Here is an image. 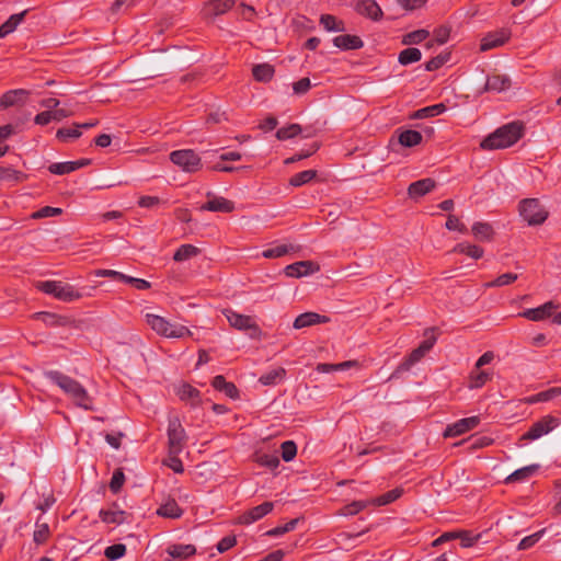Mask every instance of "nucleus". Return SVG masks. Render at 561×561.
I'll use <instances>...</instances> for the list:
<instances>
[{"label":"nucleus","instance_id":"48","mask_svg":"<svg viewBox=\"0 0 561 561\" xmlns=\"http://www.w3.org/2000/svg\"><path fill=\"white\" fill-rule=\"evenodd\" d=\"M373 504L371 503V500H368V501H354L347 505H345L341 512V514L343 516H350V515H355L357 514L358 512L363 511L364 508H366L368 505Z\"/></svg>","mask_w":561,"mask_h":561},{"label":"nucleus","instance_id":"50","mask_svg":"<svg viewBox=\"0 0 561 561\" xmlns=\"http://www.w3.org/2000/svg\"><path fill=\"white\" fill-rule=\"evenodd\" d=\"M517 274L515 273H505L496 277L494 280L485 284L486 287H501L505 285H510L517 279Z\"/></svg>","mask_w":561,"mask_h":561},{"label":"nucleus","instance_id":"27","mask_svg":"<svg viewBox=\"0 0 561 561\" xmlns=\"http://www.w3.org/2000/svg\"><path fill=\"white\" fill-rule=\"evenodd\" d=\"M422 139V134L413 129L402 130L398 136L399 144L407 148H412L420 145Z\"/></svg>","mask_w":561,"mask_h":561},{"label":"nucleus","instance_id":"59","mask_svg":"<svg viewBox=\"0 0 561 561\" xmlns=\"http://www.w3.org/2000/svg\"><path fill=\"white\" fill-rule=\"evenodd\" d=\"M296 525H297V519H293V520L288 522L287 524H285L284 526H278V527L267 530L266 535L271 536V537L282 536L288 531L294 530Z\"/></svg>","mask_w":561,"mask_h":561},{"label":"nucleus","instance_id":"41","mask_svg":"<svg viewBox=\"0 0 561 561\" xmlns=\"http://www.w3.org/2000/svg\"><path fill=\"white\" fill-rule=\"evenodd\" d=\"M428 36L430 32L427 30L421 28L405 34L402 38V43L404 45L420 44Z\"/></svg>","mask_w":561,"mask_h":561},{"label":"nucleus","instance_id":"3","mask_svg":"<svg viewBox=\"0 0 561 561\" xmlns=\"http://www.w3.org/2000/svg\"><path fill=\"white\" fill-rule=\"evenodd\" d=\"M179 320L180 318H147V323L157 334L164 337L181 339L193 335L188 327Z\"/></svg>","mask_w":561,"mask_h":561},{"label":"nucleus","instance_id":"32","mask_svg":"<svg viewBox=\"0 0 561 561\" xmlns=\"http://www.w3.org/2000/svg\"><path fill=\"white\" fill-rule=\"evenodd\" d=\"M453 252L466 254L474 260H479L483 256L484 250L479 245L461 242L454 247Z\"/></svg>","mask_w":561,"mask_h":561},{"label":"nucleus","instance_id":"63","mask_svg":"<svg viewBox=\"0 0 561 561\" xmlns=\"http://www.w3.org/2000/svg\"><path fill=\"white\" fill-rule=\"evenodd\" d=\"M426 337L419 346L423 352L427 353L436 342V333L434 329L426 331Z\"/></svg>","mask_w":561,"mask_h":561},{"label":"nucleus","instance_id":"10","mask_svg":"<svg viewBox=\"0 0 561 561\" xmlns=\"http://www.w3.org/2000/svg\"><path fill=\"white\" fill-rule=\"evenodd\" d=\"M480 423L479 416H469L448 425L444 431L445 437H456L462 435L473 428H476Z\"/></svg>","mask_w":561,"mask_h":561},{"label":"nucleus","instance_id":"57","mask_svg":"<svg viewBox=\"0 0 561 561\" xmlns=\"http://www.w3.org/2000/svg\"><path fill=\"white\" fill-rule=\"evenodd\" d=\"M450 31H451L450 27L446 26V25L436 27L433 31V35H434V39H435L436 44L444 45L449 38Z\"/></svg>","mask_w":561,"mask_h":561},{"label":"nucleus","instance_id":"64","mask_svg":"<svg viewBox=\"0 0 561 561\" xmlns=\"http://www.w3.org/2000/svg\"><path fill=\"white\" fill-rule=\"evenodd\" d=\"M559 396H561V387H553L539 392V400L540 402H548Z\"/></svg>","mask_w":561,"mask_h":561},{"label":"nucleus","instance_id":"6","mask_svg":"<svg viewBox=\"0 0 561 561\" xmlns=\"http://www.w3.org/2000/svg\"><path fill=\"white\" fill-rule=\"evenodd\" d=\"M561 421L559 417L553 415H545L537 422H535L530 428L522 436L523 439L526 440H537L548 434H550L553 430L559 427Z\"/></svg>","mask_w":561,"mask_h":561},{"label":"nucleus","instance_id":"44","mask_svg":"<svg viewBox=\"0 0 561 561\" xmlns=\"http://www.w3.org/2000/svg\"><path fill=\"white\" fill-rule=\"evenodd\" d=\"M49 534H50L49 526L46 523L37 522L35 524V530L33 533V540L37 545H42L48 539Z\"/></svg>","mask_w":561,"mask_h":561},{"label":"nucleus","instance_id":"47","mask_svg":"<svg viewBox=\"0 0 561 561\" xmlns=\"http://www.w3.org/2000/svg\"><path fill=\"white\" fill-rule=\"evenodd\" d=\"M48 171L53 174L64 175L76 171L73 161L56 162L48 167Z\"/></svg>","mask_w":561,"mask_h":561},{"label":"nucleus","instance_id":"33","mask_svg":"<svg viewBox=\"0 0 561 561\" xmlns=\"http://www.w3.org/2000/svg\"><path fill=\"white\" fill-rule=\"evenodd\" d=\"M299 249H300V247H298V245L296 247L293 244H279V245H276L275 248L264 250L262 255L265 259H275V257L284 256L290 252H297V251H299Z\"/></svg>","mask_w":561,"mask_h":561},{"label":"nucleus","instance_id":"1","mask_svg":"<svg viewBox=\"0 0 561 561\" xmlns=\"http://www.w3.org/2000/svg\"><path fill=\"white\" fill-rule=\"evenodd\" d=\"M44 377L62 390V392L79 408L84 410L93 409L92 398L88 394L84 387L77 380L57 370L45 371Z\"/></svg>","mask_w":561,"mask_h":561},{"label":"nucleus","instance_id":"17","mask_svg":"<svg viewBox=\"0 0 561 561\" xmlns=\"http://www.w3.org/2000/svg\"><path fill=\"white\" fill-rule=\"evenodd\" d=\"M436 186L435 180L431 178L422 179L411 183L408 187V195L411 198H420L432 192Z\"/></svg>","mask_w":561,"mask_h":561},{"label":"nucleus","instance_id":"51","mask_svg":"<svg viewBox=\"0 0 561 561\" xmlns=\"http://www.w3.org/2000/svg\"><path fill=\"white\" fill-rule=\"evenodd\" d=\"M543 534H545V529H541L535 534H531V535L523 538L517 546L518 550L529 549L530 547L536 545L542 538Z\"/></svg>","mask_w":561,"mask_h":561},{"label":"nucleus","instance_id":"56","mask_svg":"<svg viewBox=\"0 0 561 561\" xmlns=\"http://www.w3.org/2000/svg\"><path fill=\"white\" fill-rule=\"evenodd\" d=\"M297 454V447L294 442L286 440L282 444V457L288 462L291 461Z\"/></svg>","mask_w":561,"mask_h":561},{"label":"nucleus","instance_id":"52","mask_svg":"<svg viewBox=\"0 0 561 561\" xmlns=\"http://www.w3.org/2000/svg\"><path fill=\"white\" fill-rule=\"evenodd\" d=\"M320 148V145L318 142H313L309 149L307 150H301L300 152L294 154L293 157L288 158L285 160V163L286 164H289V163H294L296 161H300L302 159H306V158H309L310 156H312L313 153H316Z\"/></svg>","mask_w":561,"mask_h":561},{"label":"nucleus","instance_id":"58","mask_svg":"<svg viewBox=\"0 0 561 561\" xmlns=\"http://www.w3.org/2000/svg\"><path fill=\"white\" fill-rule=\"evenodd\" d=\"M178 455L179 454H171L169 451V457L163 461V463L175 473H182L184 471V467L182 461L178 458Z\"/></svg>","mask_w":561,"mask_h":561},{"label":"nucleus","instance_id":"46","mask_svg":"<svg viewBox=\"0 0 561 561\" xmlns=\"http://www.w3.org/2000/svg\"><path fill=\"white\" fill-rule=\"evenodd\" d=\"M401 494H402L401 489H393V490L382 494L381 496L371 499V503H373V505H378V506L387 505V504L396 501L398 497H400Z\"/></svg>","mask_w":561,"mask_h":561},{"label":"nucleus","instance_id":"35","mask_svg":"<svg viewBox=\"0 0 561 561\" xmlns=\"http://www.w3.org/2000/svg\"><path fill=\"white\" fill-rule=\"evenodd\" d=\"M320 24L327 31H333V32H344L345 31V23L342 20H339L336 16L331 15V14H322L320 16Z\"/></svg>","mask_w":561,"mask_h":561},{"label":"nucleus","instance_id":"60","mask_svg":"<svg viewBox=\"0 0 561 561\" xmlns=\"http://www.w3.org/2000/svg\"><path fill=\"white\" fill-rule=\"evenodd\" d=\"M260 465L270 469H275L279 466V458L275 454H264L257 458Z\"/></svg>","mask_w":561,"mask_h":561},{"label":"nucleus","instance_id":"40","mask_svg":"<svg viewBox=\"0 0 561 561\" xmlns=\"http://www.w3.org/2000/svg\"><path fill=\"white\" fill-rule=\"evenodd\" d=\"M302 131V128L299 124H290L288 126L282 127L276 131V138L278 140H287L298 136Z\"/></svg>","mask_w":561,"mask_h":561},{"label":"nucleus","instance_id":"49","mask_svg":"<svg viewBox=\"0 0 561 561\" xmlns=\"http://www.w3.org/2000/svg\"><path fill=\"white\" fill-rule=\"evenodd\" d=\"M449 59H450V53H442V54L433 57L432 59H430L425 64V69L427 71H435V70L439 69L440 67H443Z\"/></svg>","mask_w":561,"mask_h":561},{"label":"nucleus","instance_id":"18","mask_svg":"<svg viewBox=\"0 0 561 561\" xmlns=\"http://www.w3.org/2000/svg\"><path fill=\"white\" fill-rule=\"evenodd\" d=\"M333 44L342 50H355L364 46V42L359 36L350 34L335 36Z\"/></svg>","mask_w":561,"mask_h":561},{"label":"nucleus","instance_id":"45","mask_svg":"<svg viewBox=\"0 0 561 561\" xmlns=\"http://www.w3.org/2000/svg\"><path fill=\"white\" fill-rule=\"evenodd\" d=\"M126 553V546L124 543H115L112 546H108L104 550V556L110 561H116L121 558H123Z\"/></svg>","mask_w":561,"mask_h":561},{"label":"nucleus","instance_id":"15","mask_svg":"<svg viewBox=\"0 0 561 561\" xmlns=\"http://www.w3.org/2000/svg\"><path fill=\"white\" fill-rule=\"evenodd\" d=\"M165 551L170 558L167 559L165 561L185 560L193 557L196 553V548L195 546L190 543H173L170 545Z\"/></svg>","mask_w":561,"mask_h":561},{"label":"nucleus","instance_id":"9","mask_svg":"<svg viewBox=\"0 0 561 561\" xmlns=\"http://www.w3.org/2000/svg\"><path fill=\"white\" fill-rule=\"evenodd\" d=\"M511 31L501 28L495 32L488 33L480 42V50L488 51L503 46L511 38Z\"/></svg>","mask_w":561,"mask_h":561},{"label":"nucleus","instance_id":"5","mask_svg":"<svg viewBox=\"0 0 561 561\" xmlns=\"http://www.w3.org/2000/svg\"><path fill=\"white\" fill-rule=\"evenodd\" d=\"M519 214L529 226L541 225L548 218V211L538 198H526L519 203Z\"/></svg>","mask_w":561,"mask_h":561},{"label":"nucleus","instance_id":"25","mask_svg":"<svg viewBox=\"0 0 561 561\" xmlns=\"http://www.w3.org/2000/svg\"><path fill=\"white\" fill-rule=\"evenodd\" d=\"M511 87V79L504 75H492L488 77L485 83L486 91H504Z\"/></svg>","mask_w":561,"mask_h":561},{"label":"nucleus","instance_id":"31","mask_svg":"<svg viewBox=\"0 0 561 561\" xmlns=\"http://www.w3.org/2000/svg\"><path fill=\"white\" fill-rule=\"evenodd\" d=\"M471 231L479 241H491L494 237L493 227L489 222H474Z\"/></svg>","mask_w":561,"mask_h":561},{"label":"nucleus","instance_id":"21","mask_svg":"<svg viewBox=\"0 0 561 561\" xmlns=\"http://www.w3.org/2000/svg\"><path fill=\"white\" fill-rule=\"evenodd\" d=\"M100 517L103 523L110 524V525H122L127 522V514L126 512L113 507L106 511L100 512Z\"/></svg>","mask_w":561,"mask_h":561},{"label":"nucleus","instance_id":"26","mask_svg":"<svg viewBox=\"0 0 561 561\" xmlns=\"http://www.w3.org/2000/svg\"><path fill=\"white\" fill-rule=\"evenodd\" d=\"M446 111V106L443 103L430 105L417 111H414L409 118L410 119H423L428 117L437 116Z\"/></svg>","mask_w":561,"mask_h":561},{"label":"nucleus","instance_id":"29","mask_svg":"<svg viewBox=\"0 0 561 561\" xmlns=\"http://www.w3.org/2000/svg\"><path fill=\"white\" fill-rule=\"evenodd\" d=\"M28 10H24L20 13L12 14L3 24L0 25V38L14 32L18 25L24 20Z\"/></svg>","mask_w":561,"mask_h":561},{"label":"nucleus","instance_id":"14","mask_svg":"<svg viewBox=\"0 0 561 561\" xmlns=\"http://www.w3.org/2000/svg\"><path fill=\"white\" fill-rule=\"evenodd\" d=\"M319 265L312 261H299L285 267V275L288 277H302L319 271Z\"/></svg>","mask_w":561,"mask_h":561},{"label":"nucleus","instance_id":"37","mask_svg":"<svg viewBox=\"0 0 561 561\" xmlns=\"http://www.w3.org/2000/svg\"><path fill=\"white\" fill-rule=\"evenodd\" d=\"M26 178H27L26 174L13 169V168L0 167V180L1 181L20 183V182H23Z\"/></svg>","mask_w":561,"mask_h":561},{"label":"nucleus","instance_id":"30","mask_svg":"<svg viewBox=\"0 0 561 561\" xmlns=\"http://www.w3.org/2000/svg\"><path fill=\"white\" fill-rule=\"evenodd\" d=\"M538 465H529L519 469H516L506 478V482H524L528 480L538 470Z\"/></svg>","mask_w":561,"mask_h":561},{"label":"nucleus","instance_id":"36","mask_svg":"<svg viewBox=\"0 0 561 561\" xmlns=\"http://www.w3.org/2000/svg\"><path fill=\"white\" fill-rule=\"evenodd\" d=\"M201 250L193 244H182L174 253L173 260L183 262L198 255Z\"/></svg>","mask_w":561,"mask_h":561},{"label":"nucleus","instance_id":"62","mask_svg":"<svg viewBox=\"0 0 561 561\" xmlns=\"http://www.w3.org/2000/svg\"><path fill=\"white\" fill-rule=\"evenodd\" d=\"M445 226L448 230H457L462 233L467 232V227L462 222H460L459 218L456 217L455 215H449L447 217Z\"/></svg>","mask_w":561,"mask_h":561},{"label":"nucleus","instance_id":"13","mask_svg":"<svg viewBox=\"0 0 561 561\" xmlns=\"http://www.w3.org/2000/svg\"><path fill=\"white\" fill-rule=\"evenodd\" d=\"M30 92L24 89L7 91L0 99V108L7 110L11 106H22L26 103Z\"/></svg>","mask_w":561,"mask_h":561},{"label":"nucleus","instance_id":"43","mask_svg":"<svg viewBox=\"0 0 561 561\" xmlns=\"http://www.w3.org/2000/svg\"><path fill=\"white\" fill-rule=\"evenodd\" d=\"M491 378V374L486 370L478 371V369L473 370L470 375V383L469 387L471 389L481 388L485 382Z\"/></svg>","mask_w":561,"mask_h":561},{"label":"nucleus","instance_id":"24","mask_svg":"<svg viewBox=\"0 0 561 561\" xmlns=\"http://www.w3.org/2000/svg\"><path fill=\"white\" fill-rule=\"evenodd\" d=\"M275 75L274 66L264 62L253 66L252 76L259 82H270Z\"/></svg>","mask_w":561,"mask_h":561},{"label":"nucleus","instance_id":"53","mask_svg":"<svg viewBox=\"0 0 561 561\" xmlns=\"http://www.w3.org/2000/svg\"><path fill=\"white\" fill-rule=\"evenodd\" d=\"M81 136V131L75 126V128H59L56 133V138L62 142H67L69 139H77Z\"/></svg>","mask_w":561,"mask_h":561},{"label":"nucleus","instance_id":"8","mask_svg":"<svg viewBox=\"0 0 561 561\" xmlns=\"http://www.w3.org/2000/svg\"><path fill=\"white\" fill-rule=\"evenodd\" d=\"M185 438V431L179 419H171L168 425L169 451L180 454L184 448Z\"/></svg>","mask_w":561,"mask_h":561},{"label":"nucleus","instance_id":"38","mask_svg":"<svg viewBox=\"0 0 561 561\" xmlns=\"http://www.w3.org/2000/svg\"><path fill=\"white\" fill-rule=\"evenodd\" d=\"M421 58H422V53L419 48L409 47V48L403 49L399 54L398 60L401 65L407 66L412 62H416V61L421 60Z\"/></svg>","mask_w":561,"mask_h":561},{"label":"nucleus","instance_id":"39","mask_svg":"<svg viewBox=\"0 0 561 561\" xmlns=\"http://www.w3.org/2000/svg\"><path fill=\"white\" fill-rule=\"evenodd\" d=\"M317 176L316 170H306L299 173H296L289 179V184L291 186L298 187L306 183H309L311 180H313Z\"/></svg>","mask_w":561,"mask_h":561},{"label":"nucleus","instance_id":"22","mask_svg":"<svg viewBox=\"0 0 561 561\" xmlns=\"http://www.w3.org/2000/svg\"><path fill=\"white\" fill-rule=\"evenodd\" d=\"M157 514L167 518H180L183 511L180 508L175 500L168 499L157 510Z\"/></svg>","mask_w":561,"mask_h":561},{"label":"nucleus","instance_id":"28","mask_svg":"<svg viewBox=\"0 0 561 561\" xmlns=\"http://www.w3.org/2000/svg\"><path fill=\"white\" fill-rule=\"evenodd\" d=\"M211 385L216 390L224 392L231 399H237L239 396L237 387L232 382L226 381V379L220 375L213 379Z\"/></svg>","mask_w":561,"mask_h":561},{"label":"nucleus","instance_id":"12","mask_svg":"<svg viewBox=\"0 0 561 561\" xmlns=\"http://www.w3.org/2000/svg\"><path fill=\"white\" fill-rule=\"evenodd\" d=\"M354 10L365 18L373 21L382 19L383 12L375 0H357L354 4Z\"/></svg>","mask_w":561,"mask_h":561},{"label":"nucleus","instance_id":"34","mask_svg":"<svg viewBox=\"0 0 561 561\" xmlns=\"http://www.w3.org/2000/svg\"><path fill=\"white\" fill-rule=\"evenodd\" d=\"M556 309L557 306L553 301H548L535 308H527L524 311L518 312L517 316H553V311Z\"/></svg>","mask_w":561,"mask_h":561},{"label":"nucleus","instance_id":"2","mask_svg":"<svg viewBox=\"0 0 561 561\" xmlns=\"http://www.w3.org/2000/svg\"><path fill=\"white\" fill-rule=\"evenodd\" d=\"M525 127L519 121L505 124L486 136L480 144L484 150L504 149L515 145L524 136Z\"/></svg>","mask_w":561,"mask_h":561},{"label":"nucleus","instance_id":"42","mask_svg":"<svg viewBox=\"0 0 561 561\" xmlns=\"http://www.w3.org/2000/svg\"><path fill=\"white\" fill-rule=\"evenodd\" d=\"M234 0H210L208 8L215 15H221L234 5Z\"/></svg>","mask_w":561,"mask_h":561},{"label":"nucleus","instance_id":"7","mask_svg":"<svg viewBox=\"0 0 561 561\" xmlns=\"http://www.w3.org/2000/svg\"><path fill=\"white\" fill-rule=\"evenodd\" d=\"M170 160L184 172L194 173L201 170L202 160L192 149L175 150L170 153Z\"/></svg>","mask_w":561,"mask_h":561},{"label":"nucleus","instance_id":"11","mask_svg":"<svg viewBox=\"0 0 561 561\" xmlns=\"http://www.w3.org/2000/svg\"><path fill=\"white\" fill-rule=\"evenodd\" d=\"M274 508L273 502H264L255 507H252L251 510L244 512L242 515L239 516L238 522L243 525H250L254 522L263 518L267 514H270Z\"/></svg>","mask_w":561,"mask_h":561},{"label":"nucleus","instance_id":"19","mask_svg":"<svg viewBox=\"0 0 561 561\" xmlns=\"http://www.w3.org/2000/svg\"><path fill=\"white\" fill-rule=\"evenodd\" d=\"M202 211H220V213H232L234 210L233 202L225 197H214L207 203L203 204L199 208Z\"/></svg>","mask_w":561,"mask_h":561},{"label":"nucleus","instance_id":"20","mask_svg":"<svg viewBox=\"0 0 561 561\" xmlns=\"http://www.w3.org/2000/svg\"><path fill=\"white\" fill-rule=\"evenodd\" d=\"M286 378V370L283 367H276L264 373L259 382L263 386H276L284 381Z\"/></svg>","mask_w":561,"mask_h":561},{"label":"nucleus","instance_id":"4","mask_svg":"<svg viewBox=\"0 0 561 561\" xmlns=\"http://www.w3.org/2000/svg\"><path fill=\"white\" fill-rule=\"evenodd\" d=\"M36 288L65 302H70L81 297V294L71 285L65 284L60 280L38 282L36 284Z\"/></svg>","mask_w":561,"mask_h":561},{"label":"nucleus","instance_id":"16","mask_svg":"<svg viewBox=\"0 0 561 561\" xmlns=\"http://www.w3.org/2000/svg\"><path fill=\"white\" fill-rule=\"evenodd\" d=\"M230 325L239 331H243L249 337H257L261 330L253 321V318H228Z\"/></svg>","mask_w":561,"mask_h":561},{"label":"nucleus","instance_id":"23","mask_svg":"<svg viewBox=\"0 0 561 561\" xmlns=\"http://www.w3.org/2000/svg\"><path fill=\"white\" fill-rule=\"evenodd\" d=\"M175 393L183 401H190L192 404H197L199 401V392L197 389L188 383H179L175 386Z\"/></svg>","mask_w":561,"mask_h":561},{"label":"nucleus","instance_id":"55","mask_svg":"<svg viewBox=\"0 0 561 561\" xmlns=\"http://www.w3.org/2000/svg\"><path fill=\"white\" fill-rule=\"evenodd\" d=\"M329 318H295L293 327L295 329H302L314 324L324 323Z\"/></svg>","mask_w":561,"mask_h":561},{"label":"nucleus","instance_id":"54","mask_svg":"<svg viewBox=\"0 0 561 561\" xmlns=\"http://www.w3.org/2000/svg\"><path fill=\"white\" fill-rule=\"evenodd\" d=\"M62 214V209L58 207L45 206L37 211L32 214L33 219H41L46 217L59 216Z\"/></svg>","mask_w":561,"mask_h":561},{"label":"nucleus","instance_id":"61","mask_svg":"<svg viewBox=\"0 0 561 561\" xmlns=\"http://www.w3.org/2000/svg\"><path fill=\"white\" fill-rule=\"evenodd\" d=\"M311 88L310 79L305 77L293 83L294 93L297 95L306 94Z\"/></svg>","mask_w":561,"mask_h":561}]
</instances>
